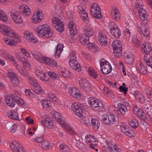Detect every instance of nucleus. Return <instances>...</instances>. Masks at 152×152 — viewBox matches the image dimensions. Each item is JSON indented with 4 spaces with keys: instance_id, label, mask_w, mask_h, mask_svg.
<instances>
[{
    "instance_id": "46",
    "label": "nucleus",
    "mask_w": 152,
    "mask_h": 152,
    "mask_svg": "<svg viewBox=\"0 0 152 152\" xmlns=\"http://www.w3.org/2000/svg\"><path fill=\"white\" fill-rule=\"evenodd\" d=\"M79 15L81 18L84 22L86 23L88 22L89 18L86 11L80 12Z\"/></svg>"
},
{
    "instance_id": "33",
    "label": "nucleus",
    "mask_w": 152,
    "mask_h": 152,
    "mask_svg": "<svg viewBox=\"0 0 152 152\" xmlns=\"http://www.w3.org/2000/svg\"><path fill=\"white\" fill-rule=\"evenodd\" d=\"M139 18L142 20H147L148 18V14L147 11L144 9L138 12Z\"/></svg>"
},
{
    "instance_id": "42",
    "label": "nucleus",
    "mask_w": 152,
    "mask_h": 152,
    "mask_svg": "<svg viewBox=\"0 0 152 152\" xmlns=\"http://www.w3.org/2000/svg\"><path fill=\"white\" fill-rule=\"evenodd\" d=\"M79 120L80 121L81 124L87 126L90 123V118L89 116H84L83 117H80Z\"/></svg>"
},
{
    "instance_id": "20",
    "label": "nucleus",
    "mask_w": 152,
    "mask_h": 152,
    "mask_svg": "<svg viewBox=\"0 0 152 152\" xmlns=\"http://www.w3.org/2000/svg\"><path fill=\"white\" fill-rule=\"evenodd\" d=\"M113 152H121V149L113 142L109 140H106L104 143Z\"/></svg>"
},
{
    "instance_id": "22",
    "label": "nucleus",
    "mask_w": 152,
    "mask_h": 152,
    "mask_svg": "<svg viewBox=\"0 0 152 152\" xmlns=\"http://www.w3.org/2000/svg\"><path fill=\"white\" fill-rule=\"evenodd\" d=\"M68 93L73 97L80 99V98L81 95L79 89L75 87H71L68 90Z\"/></svg>"
},
{
    "instance_id": "57",
    "label": "nucleus",
    "mask_w": 152,
    "mask_h": 152,
    "mask_svg": "<svg viewBox=\"0 0 152 152\" xmlns=\"http://www.w3.org/2000/svg\"><path fill=\"white\" fill-rule=\"evenodd\" d=\"M134 57L132 55L128 54L126 56L125 58V61L126 63L129 64H132L133 62Z\"/></svg>"
},
{
    "instance_id": "13",
    "label": "nucleus",
    "mask_w": 152,
    "mask_h": 152,
    "mask_svg": "<svg viewBox=\"0 0 152 152\" xmlns=\"http://www.w3.org/2000/svg\"><path fill=\"white\" fill-rule=\"evenodd\" d=\"M79 83L81 88L85 91L88 92L91 91V85L86 78H81L79 80Z\"/></svg>"
},
{
    "instance_id": "60",
    "label": "nucleus",
    "mask_w": 152,
    "mask_h": 152,
    "mask_svg": "<svg viewBox=\"0 0 152 152\" xmlns=\"http://www.w3.org/2000/svg\"><path fill=\"white\" fill-rule=\"evenodd\" d=\"M132 42L134 45L137 47L140 46L141 43L140 39H138L136 36H134L132 37Z\"/></svg>"
},
{
    "instance_id": "41",
    "label": "nucleus",
    "mask_w": 152,
    "mask_h": 152,
    "mask_svg": "<svg viewBox=\"0 0 152 152\" xmlns=\"http://www.w3.org/2000/svg\"><path fill=\"white\" fill-rule=\"evenodd\" d=\"M134 95L136 99L140 102H143L145 99L142 94L138 91H136L134 92Z\"/></svg>"
},
{
    "instance_id": "8",
    "label": "nucleus",
    "mask_w": 152,
    "mask_h": 152,
    "mask_svg": "<svg viewBox=\"0 0 152 152\" xmlns=\"http://www.w3.org/2000/svg\"><path fill=\"white\" fill-rule=\"evenodd\" d=\"M113 53L118 57L122 55V44L121 42L119 40L116 39L113 41L112 43Z\"/></svg>"
},
{
    "instance_id": "14",
    "label": "nucleus",
    "mask_w": 152,
    "mask_h": 152,
    "mask_svg": "<svg viewBox=\"0 0 152 152\" xmlns=\"http://www.w3.org/2000/svg\"><path fill=\"white\" fill-rule=\"evenodd\" d=\"M10 146L13 152H25L24 148L17 141L12 142Z\"/></svg>"
},
{
    "instance_id": "25",
    "label": "nucleus",
    "mask_w": 152,
    "mask_h": 152,
    "mask_svg": "<svg viewBox=\"0 0 152 152\" xmlns=\"http://www.w3.org/2000/svg\"><path fill=\"white\" fill-rule=\"evenodd\" d=\"M133 110L134 113L138 117L143 120H145L146 116L145 114L142 109H140L137 107H135L133 108Z\"/></svg>"
},
{
    "instance_id": "17",
    "label": "nucleus",
    "mask_w": 152,
    "mask_h": 152,
    "mask_svg": "<svg viewBox=\"0 0 152 152\" xmlns=\"http://www.w3.org/2000/svg\"><path fill=\"white\" fill-rule=\"evenodd\" d=\"M35 74L38 78L42 81H47L49 80L48 73L43 72L39 67H37L36 69Z\"/></svg>"
},
{
    "instance_id": "11",
    "label": "nucleus",
    "mask_w": 152,
    "mask_h": 152,
    "mask_svg": "<svg viewBox=\"0 0 152 152\" xmlns=\"http://www.w3.org/2000/svg\"><path fill=\"white\" fill-rule=\"evenodd\" d=\"M84 107V105L78 104L76 103H73L71 105V108L74 113L79 117L83 115Z\"/></svg>"
},
{
    "instance_id": "29",
    "label": "nucleus",
    "mask_w": 152,
    "mask_h": 152,
    "mask_svg": "<svg viewBox=\"0 0 152 152\" xmlns=\"http://www.w3.org/2000/svg\"><path fill=\"white\" fill-rule=\"evenodd\" d=\"M138 29L141 35H143L146 37L149 35V32L148 30L147 27L146 25L144 24L142 25Z\"/></svg>"
},
{
    "instance_id": "40",
    "label": "nucleus",
    "mask_w": 152,
    "mask_h": 152,
    "mask_svg": "<svg viewBox=\"0 0 152 152\" xmlns=\"http://www.w3.org/2000/svg\"><path fill=\"white\" fill-rule=\"evenodd\" d=\"M64 48V45L61 43L58 44L56 47V51L55 53V56L56 58H58L60 56L61 53L63 50Z\"/></svg>"
},
{
    "instance_id": "58",
    "label": "nucleus",
    "mask_w": 152,
    "mask_h": 152,
    "mask_svg": "<svg viewBox=\"0 0 152 152\" xmlns=\"http://www.w3.org/2000/svg\"><path fill=\"white\" fill-rule=\"evenodd\" d=\"M42 107L44 108L50 107L51 106V104L50 101L46 100L43 99L41 101Z\"/></svg>"
},
{
    "instance_id": "39",
    "label": "nucleus",
    "mask_w": 152,
    "mask_h": 152,
    "mask_svg": "<svg viewBox=\"0 0 152 152\" xmlns=\"http://www.w3.org/2000/svg\"><path fill=\"white\" fill-rule=\"evenodd\" d=\"M6 127L7 130L13 133L16 131L18 127L15 124H12L11 123H8L6 124Z\"/></svg>"
},
{
    "instance_id": "31",
    "label": "nucleus",
    "mask_w": 152,
    "mask_h": 152,
    "mask_svg": "<svg viewBox=\"0 0 152 152\" xmlns=\"http://www.w3.org/2000/svg\"><path fill=\"white\" fill-rule=\"evenodd\" d=\"M79 41L80 43L84 45H88L90 43L89 37L83 34L79 36Z\"/></svg>"
},
{
    "instance_id": "32",
    "label": "nucleus",
    "mask_w": 152,
    "mask_h": 152,
    "mask_svg": "<svg viewBox=\"0 0 152 152\" xmlns=\"http://www.w3.org/2000/svg\"><path fill=\"white\" fill-rule=\"evenodd\" d=\"M70 32L72 36H74L77 33V29L75 22H71L68 24Z\"/></svg>"
},
{
    "instance_id": "64",
    "label": "nucleus",
    "mask_w": 152,
    "mask_h": 152,
    "mask_svg": "<svg viewBox=\"0 0 152 152\" xmlns=\"http://www.w3.org/2000/svg\"><path fill=\"white\" fill-rule=\"evenodd\" d=\"M118 89L120 92H123L125 95L126 94V92L128 91L127 87H126V84L125 83H123L122 85L119 86Z\"/></svg>"
},
{
    "instance_id": "7",
    "label": "nucleus",
    "mask_w": 152,
    "mask_h": 152,
    "mask_svg": "<svg viewBox=\"0 0 152 152\" xmlns=\"http://www.w3.org/2000/svg\"><path fill=\"white\" fill-rule=\"evenodd\" d=\"M23 35L24 38L28 42L32 44H36L39 42L38 39L32 32L26 31L23 33Z\"/></svg>"
},
{
    "instance_id": "51",
    "label": "nucleus",
    "mask_w": 152,
    "mask_h": 152,
    "mask_svg": "<svg viewBox=\"0 0 152 152\" xmlns=\"http://www.w3.org/2000/svg\"><path fill=\"white\" fill-rule=\"evenodd\" d=\"M143 4L141 0H138L136 3L134 9V10L138 12L139 11L141 10L142 9H144L143 7Z\"/></svg>"
},
{
    "instance_id": "54",
    "label": "nucleus",
    "mask_w": 152,
    "mask_h": 152,
    "mask_svg": "<svg viewBox=\"0 0 152 152\" xmlns=\"http://www.w3.org/2000/svg\"><path fill=\"white\" fill-rule=\"evenodd\" d=\"M88 72L90 76L92 77L94 79H96L97 77V74L93 68H89L88 69Z\"/></svg>"
},
{
    "instance_id": "27",
    "label": "nucleus",
    "mask_w": 152,
    "mask_h": 152,
    "mask_svg": "<svg viewBox=\"0 0 152 152\" xmlns=\"http://www.w3.org/2000/svg\"><path fill=\"white\" fill-rule=\"evenodd\" d=\"M32 55L34 59L37 61L44 63L47 57L43 56L41 53L36 51H34L32 53Z\"/></svg>"
},
{
    "instance_id": "49",
    "label": "nucleus",
    "mask_w": 152,
    "mask_h": 152,
    "mask_svg": "<svg viewBox=\"0 0 152 152\" xmlns=\"http://www.w3.org/2000/svg\"><path fill=\"white\" fill-rule=\"evenodd\" d=\"M91 123L94 129L97 131L100 126V123L98 120L95 118H92L91 119Z\"/></svg>"
},
{
    "instance_id": "10",
    "label": "nucleus",
    "mask_w": 152,
    "mask_h": 152,
    "mask_svg": "<svg viewBox=\"0 0 152 152\" xmlns=\"http://www.w3.org/2000/svg\"><path fill=\"white\" fill-rule=\"evenodd\" d=\"M90 10L91 13L94 17L97 18H100L101 17V10L97 4H91Z\"/></svg>"
},
{
    "instance_id": "1",
    "label": "nucleus",
    "mask_w": 152,
    "mask_h": 152,
    "mask_svg": "<svg viewBox=\"0 0 152 152\" xmlns=\"http://www.w3.org/2000/svg\"><path fill=\"white\" fill-rule=\"evenodd\" d=\"M35 31L39 36L44 38H50L53 34L52 31L47 25L39 26L36 28Z\"/></svg>"
},
{
    "instance_id": "21",
    "label": "nucleus",
    "mask_w": 152,
    "mask_h": 152,
    "mask_svg": "<svg viewBox=\"0 0 152 152\" xmlns=\"http://www.w3.org/2000/svg\"><path fill=\"white\" fill-rule=\"evenodd\" d=\"M98 40L99 42L102 46L105 47L107 45V38L104 33L100 32L99 33Z\"/></svg>"
},
{
    "instance_id": "15",
    "label": "nucleus",
    "mask_w": 152,
    "mask_h": 152,
    "mask_svg": "<svg viewBox=\"0 0 152 152\" xmlns=\"http://www.w3.org/2000/svg\"><path fill=\"white\" fill-rule=\"evenodd\" d=\"M102 119L106 124L111 125L116 122V119L113 115L111 114H107L103 115Z\"/></svg>"
},
{
    "instance_id": "43",
    "label": "nucleus",
    "mask_w": 152,
    "mask_h": 152,
    "mask_svg": "<svg viewBox=\"0 0 152 152\" xmlns=\"http://www.w3.org/2000/svg\"><path fill=\"white\" fill-rule=\"evenodd\" d=\"M140 72L142 74H146L147 73V67L145 64L140 63L137 68Z\"/></svg>"
},
{
    "instance_id": "23",
    "label": "nucleus",
    "mask_w": 152,
    "mask_h": 152,
    "mask_svg": "<svg viewBox=\"0 0 152 152\" xmlns=\"http://www.w3.org/2000/svg\"><path fill=\"white\" fill-rule=\"evenodd\" d=\"M51 114L53 115L54 120L61 125V123H63L65 121L63 119L62 116L59 113L55 110H53L51 112Z\"/></svg>"
},
{
    "instance_id": "26",
    "label": "nucleus",
    "mask_w": 152,
    "mask_h": 152,
    "mask_svg": "<svg viewBox=\"0 0 152 152\" xmlns=\"http://www.w3.org/2000/svg\"><path fill=\"white\" fill-rule=\"evenodd\" d=\"M111 16L112 19L115 20H118L120 18V14L118 9L114 7L111 11Z\"/></svg>"
},
{
    "instance_id": "30",
    "label": "nucleus",
    "mask_w": 152,
    "mask_h": 152,
    "mask_svg": "<svg viewBox=\"0 0 152 152\" xmlns=\"http://www.w3.org/2000/svg\"><path fill=\"white\" fill-rule=\"evenodd\" d=\"M85 139L87 143L89 144L92 143L94 145L97 144L98 142L92 135L90 134H87L85 136Z\"/></svg>"
},
{
    "instance_id": "44",
    "label": "nucleus",
    "mask_w": 152,
    "mask_h": 152,
    "mask_svg": "<svg viewBox=\"0 0 152 152\" xmlns=\"http://www.w3.org/2000/svg\"><path fill=\"white\" fill-rule=\"evenodd\" d=\"M84 34H86L88 37L94 35V32L93 29L88 26H85L84 28Z\"/></svg>"
},
{
    "instance_id": "18",
    "label": "nucleus",
    "mask_w": 152,
    "mask_h": 152,
    "mask_svg": "<svg viewBox=\"0 0 152 152\" xmlns=\"http://www.w3.org/2000/svg\"><path fill=\"white\" fill-rule=\"evenodd\" d=\"M19 12L25 17L29 16L31 14V10L29 7L25 4H21L18 7Z\"/></svg>"
},
{
    "instance_id": "16",
    "label": "nucleus",
    "mask_w": 152,
    "mask_h": 152,
    "mask_svg": "<svg viewBox=\"0 0 152 152\" xmlns=\"http://www.w3.org/2000/svg\"><path fill=\"white\" fill-rule=\"evenodd\" d=\"M110 26L111 34L115 38H119L121 36V32L117 25L113 22L110 24Z\"/></svg>"
},
{
    "instance_id": "48",
    "label": "nucleus",
    "mask_w": 152,
    "mask_h": 152,
    "mask_svg": "<svg viewBox=\"0 0 152 152\" xmlns=\"http://www.w3.org/2000/svg\"><path fill=\"white\" fill-rule=\"evenodd\" d=\"M117 107L119 111L122 115H124L125 113L128 111V110L126 106L123 104L121 103L118 104L117 105Z\"/></svg>"
},
{
    "instance_id": "52",
    "label": "nucleus",
    "mask_w": 152,
    "mask_h": 152,
    "mask_svg": "<svg viewBox=\"0 0 152 152\" xmlns=\"http://www.w3.org/2000/svg\"><path fill=\"white\" fill-rule=\"evenodd\" d=\"M8 116L10 118L15 120H19V117L16 112L14 111H10L8 113Z\"/></svg>"
},
{
    "instance_id": "62",
    "label": "nucleus",
    "mask_w": 152,
    "mask_h": 152,
    "mask_svg": "<svg viewBox=\"0 0 152 152\" xmlns=\"http://www.w3.org/2000/svg\"><path fill=\"white\" fill-rule=\"evenodd\" d=\"M48 97L49 100L53 103L56 102L57 100V97L53 94H48Z\"/></svg>"
},
{
    "instance_id": "50",
    "label": "nucleus",
    "mask_w": 152,
    "mask_h": 152,
    "mask_svg": "<svg viewBox=\"0 0 152 152\" xmlns=\"http://www.w3.org/2000/svg\"><path fill=\"white\" fill-rule=\"evenodd\" d=\"M5 100L6 103L8 106L13 107L15 105V102L10 96H7L5 98Z\"/></svg>"
},
{
    "instance_id": "37",
    "label": "nucleus",
    "mask_w": 152,
    "mask_h": 152,
    "mask_svg": "<svg viewBox=\"0 0 152 152\" xmlns=\"http://www.w3.org/2000/svg\"><path fill=\"white\" fill-rule=\"evenodd\" d=\"M61 125L64 128V129L69 132L72 135H75L77 134L73 129L69 126V125L67 124L66 122L65 121L64 123H61Z\"/></svg>"
},
{
    "instance_id": "53",
    "label": "nucleus",
    "mask_w": 152,
    "mask_h": 152,
    "mask_svg": "<svg viewBox=\"0 0 152 152\" xmlns=\"http://www.w3.org/2000/svg\"><path fill=\"white\" fill-rule=\"evenodd\" d=\"M32 88L34 92L36 93H40L42 91V87L37 83Z\"/></svg>"
},
{
    "instance_id": "6",
    "label": "nucleus",
    "mask_w": 152,
    "mask_h": 152,
    "mask_svg": "<svg viewBox=\"0 0 152 152\" xmlns=\"http://www.w3.org/2000/svg\"><path fill=\"white\" fill-rule=\"evenodd\" d=\"M44 17V14L41 10H37L34 13L31 18L32 22L34 24L39 23Z\"/></svg>"
},
{
    "instance_id": "19",
    "label": "nucleus",
    "mask_w": 152,
    "mask_h": 152,
    "mask_svg": "<svg viewBox=\"0 0 152 152\" xmlns=\"http://www.w3.org/2000/svg\"><path fill=\"white\" fill-rule=\"evenodd\" d=\"M41 119L43 124L47 128L52 129L54 127L53 121L48 116H43L42 117Z\"/></svg>"
},
{
    "instance_id": "56",
    "label": "nucleus",
    "mask_w": 152,
    "mask_h": 152,
    "mask_svg": "<svg viewBox=\"0 0 152 152\" xmlns=\"http://www.w3.org/2000/svg\"><path fill=\"white\" fill-rule=\"evenodd\" d=\"M42 148L44 149H49L52 148L51 144L47 141H45L41 143Z\"/></svg>"
},
{
    "instance_id": "59",
    "label": "nucleus",
    "mask_w": 152,
    "mask_h": 152,
    "mask_svg": "<svg viewBox=\"0 0 152 152\" xmlns=\"http://www.w3.org/2000/svg\"><path fill=\"white\" fill-rule=\"evenodd\" d=\"M44 137L42 135H39L36 136L32 138L33 141L37 143L41 142L44 140Z\"/></svg>"
},
{
    "instance_id": "2",
    "label": "nucleus",
    "mask_w": 152,
    "mask_h": 152,
    "mask_svg": "<svg viewBox=\"0 0 152 152\" xmlns=\"http://www.w3.org/2000/svg\"><path fill=\"white\" fill-rule=\"evenodd\" d=\"M16 36H12L9 35L7 36L10 37H4L3 38L4 42L7 45L10 46H14L17 43L20 42L21 40L20 36L16 33Z\"/></svg>"
},
{
    "instance_id": "24",
    "label": "nucleus",
    "mask_w": 152,
    "mask_h": 152,
    "mask_svg": "<svg viewBox=\"0 0 152 152\" xmlns=\"http://www.w3.org/2000/svg\"><path fill=\"white\" fill-rule=\"evenodd\" d=\"M151 50V44L147 42H145L141 45V51L145 54L149 53Z\"/></svg>"
},
{
    "instance_id": "35",
    "label": "nucleus",
    "mask_w": 152,
    "mask_h": 152,
    "mask_svg": "<svg viewBox=\"0 0 152 152\" xmlns=\"http://www.w3.org/2000/svg\"><path fill=\"white\" fill-rule=\"evenodd\" d=\"M45 64L49 65L51 67L57 69L58 67L57 63L54 60L48 58L47 57L44 62Z\"/></svg>"
},
{
    "instance_id": "47",
    "label": "nucleus",
    "mask_w": 152,
    "mask_h": 152,
    "mask_svg": "<svg viewBox=\"0 0 152 152\" xmlns=\"http://www.w3.org/2000/svg\"><path fill=\"white\" fill-rule=\"evenodd\" d=\"M88 48L89 50L93 53H97L99 50V48L94 44H90L88 45Z\"/></svg>"
},
{
    "instance_id": "63",
    "label": "nucleus",
    "mask_w": 152,
    "mask_h": 152,
    "mask_svg": "<svg viewBox=\"0 0 152 152\" xmlns=\"http://www.w3.org/2000/svg\"><path fill=\"white\" fill-rule=\"evenodd\" d=\"M27 80L28 83L32 87L35 85L37 83V81L31 77L28 76Z\"/></svg>"
},
{
    "instance_id": "28",
    "label": "nucleus",
    "mask_w": 152,
    "mask_h": 152,
    "mask_svg": "<svg viewBox=\"0 0 152 152\" xmlns=\"http://www.w3.org/2000/svg\"><path fill=\"white\" fill-rule=\"evenodd\" d=\"M69 63L70 66L74 69L80 72L81 70V67L76 60L69 61Z\"/></svg>"
},
{
    "instance_id": "12",
    "label": "nucleus",
    "mask_w": 152,
    "mask_h": 152,
    "mask_svg": "<svg viewBox=\"0 0 152 152\" xmlns=\"http://www.w3.org/2000/svg\"><path fill=\"white\" fill-rule=\"evenodd\" d=\"M89 104L96 111H99L103 107V104L102 103L96 98H90Z\"/></svg>"
},
{
    "instance_id": "36",
    "label": "nucleus",
    "mask_w": 152,
    "mask_h": 152,
    "mask_svg": "<svg viewBox=\"0 0 152 152\" xmlns=\"http://www.w3.org/2000/svg\"><path fill=\"white\" fill-rule=\"evenodd\" d=\"M58 73L61 76L64 77L68 78L71 77V75L69 71L64 70L61 68L58 70Z\"/></svg>"
},
{
    "instance_id": "4",
    "label": "nucleus",
    "mask_w": 152,
    "mask_h": 152,
    "mask_svg": "<svg viewBox=\"0 0 152 152\" xmlns=\"http://www.w3.org/2000/svg\"><path fill=\"white\" fill-rule=\"evenodd\" d=\"M10 13L11 18L15 23L19 25L23 23L22 18L18 11L13 9L10 11Z\"/></svg>"
},
{
    "instance_id": "3",
    "label": "nucleus",
    "mask_w": 152,
    "mask_h": 152,
    "mask_svg": "<svg viewBox=\"0 0 152 152\" xmlns=\"http://www.w3.org/2000/svg\"><path fill=\"white\" fill-rule=\"evenodd\" d=\"M0 33L2 35L7 36L9 35L16 36V32L10 27L4 24L0 23Z\"/></svg>"
},
{
    "instance_id": "9",
    "label": "nucleus",
    "mask_w": 152,
    "mask_h": 152,
    "mask_svg": "<svg viewBox=\"0 0 152 152\" xmlns=\"http://www.w3.org/2000/svg\"><path fill=\"white\" fill-rule=\"evenodd\" d=\"M51 23L53 26L57 31L61 32L64 30V24L60 19L58 18H53L52 19Z\"/></svg>"
},
{
    "instance_id": "55",
    "label": "nucleus",
    "mask_w": 152,
    "mask_h": 152,
    "mask_svg": "<svg viewBox=\"0 0 152 152\" xmlns=\"http://www.w3.org/2000/svg\"><path fill=\"white\" fill-rule=\"evenodd\" d=\"M59 149L61 152H70L69 148L64 143H61L60 145Z\"/></svg>"
},
{
    "instance_id": "38",
    "label": "nucleus",
    "mask_w": 152,
    "mask_h": 152,
    "mask_svg": "<svg viewBox=\"0 0 152 152\" xmlns=\"http://www.w3.org/2000/svg\"><path fill=\"white\" fill-rule=\"evenodd\" d=\"M61 125L64 128V129L69 132L72 135H75L77 134L73 129L69 126V125L67 124L66 122L65 121L64 123H61Z\"/></svg>"
},
{
    "instance_id": "61",
    "label": "nucleus",
    "mask_w": 152,
    "mask_h": 152,
    "mask_svg": "<svg viewBox=\"0 0 152 152\" xmlns=\"http://www.w3.org/2000/svg\"><path fill=\"white\" fill-rule=\"evenodd\" d=\"M7 17L5 13L1 9H0V20L5 22L7 20Z\"/></svg>"
},
{
    "instance_id": "5",
    "label": "nucleus",
    "mask_w": 152,
    "mask_h": 152,
    "mask_svg": "<svg viewBox=\"0 0 152 152\" xmlns=\"http://www.w3.org/2000/svg\"><path fill=\"white\" fill-rule=\"evenodd\" d=\"M101 70L102 73L105 75L110 73L112 68L110 64L104 59H102L100 62Z\"/></svg>"
},
{
    "instance_id": "45",
    "label": "nucleus",
    "mask_w": 152,
    "mask_h": 152,
    "mask_svg": "<svg viewBox=\"0 0 152 152\" xmlns=\"http://www.w3.org/2000/svg\"><path fill=\"white\" fill-rule=\"evenodd\" d=\"M128 121L129 125L132 127L134 128H137L138 124L136 120L133 117L130 116L128 118Z\"/></svg>"
},
{
    "instance_id": "34",
    "label": "nucleus",
    "mask_w": 152,
    "mask_h": 152,
    "mask_svg": "<svg viewBox=\"0 0 152 152\" xmlns=\"http://www.w3.org/2000/svg\"><path fill=\"white\" fill-rule=\"evenodd\" d=\"M12 62L13 65L15 67L19 73L24 75L26 77L28 76V73L27 72V70H23L22 69L20 68L17 62L15 61V59L14 60V61H12Z\"/></svg>"
}]
</instances>
